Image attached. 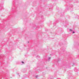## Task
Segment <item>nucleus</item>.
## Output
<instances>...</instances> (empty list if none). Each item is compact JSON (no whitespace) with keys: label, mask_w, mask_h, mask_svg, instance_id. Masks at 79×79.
I'll use <instances>...</instances> for the list:
<instances>
[{"label":"nucleus","mask_w":79,"mask_h":79,"mask_svg":"<svg viewBox=\"0 0 79 79\" xmlns=\"http://www.w3.org/2000/svg\"><path fill=\"white\" fill-rule=\"evenodd\" d=\"M73 30H71V29H69V31H70V32H71Z\"/></svg>","instance_id":"1"},{"label":"nucleus","mask_w":79,"mask_h":79,"mask_svg":"<svg viewBox=\"0 0 79 79\" xmlns=\"http://www.w3.org/2000/svg\"><path fill=\"white\" fill-rule=\"evenodd\" d=\"M2 55H3L2 54H1V56H0V58H1V57H2Z\"/></svg>","instance_id":"2"},{"label":"nucleus","mask_w":79,"mask_h":79,"mask_svg":"<svg viewBox=\"0 0 79 79\" xmlns=\"http://www.w3.org/2000/svg\"><path fill=\"white\" fill-rule=\"evenodd\" d=\"M50 59H51V58L49 57H48V60H50Z\"/></svg>","instance_id":"3"},{"label":"nucleus","mask_w":79,"mask_h":79,"mask_svg":"<svg viewBox=\"0 0 79 79\" xmlns=\"http://www.w3.org/2000/svg\"><path fill=\"white\" fill-rule=\"evenodd\" d=\"M38 77V75H37L35 76V77H36V78H37V77Z\"/></svg>","instance_id":"4"},{"label":"nucleus","mask_w":79,"mask_h":79,"mask_svg":"<svg viewBox=\"0 0 79 79\" xmlns=\"http://www.w3.org/2000/svg\"><path fill=\"white\" fill-rule=\"evenodd\" d=\"M22 63H23V64H24V63L23 61H22Z\"/></svg>","instance_id":"5"},{"label":"nucleus","mask_w":79,"mask_h":79,"mask_svg":"<svg viewBox=\"0 0 79 79\" xmlns=\"http://www.w3.org/2000/svg\"><path fill=\"white\" fill-rule=\"evenodd\" d=\"M74 33H75V32L74 31H73V34H74Z\"/></svg>","instance_id":"6"},{"label":"nucleus","mask_w":79,"mask_h":79,"mask_svg":"<svg viewBox=\"0 0 79 79\" xmlns=\"http://www.w3.org/2000/svg\"><path fill=\"white\" fill-rule=\"evenodd\" d=\"M28 43H29V41H28Z\"/></svg>","instance_id":"7"},{"label":"nucleus","mask_w":79,"mask_h":79,"mask_svg":"<svg viewBox=\"0 0 79 79\" xmlns=\"http://www.w3.org/2000/svg\"><path fill=\"white\" fill-rule=\"evenodd\" d=\"M73 66H74V65H73Z\"/></svg>","instance_id":"8"}]
</instances>
